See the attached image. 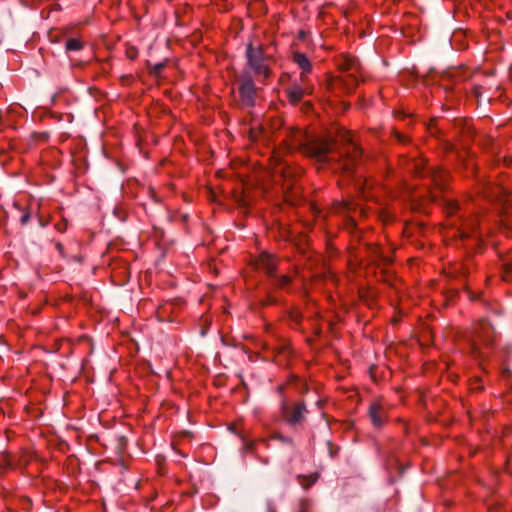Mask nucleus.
Returning a JSON list of instances; mask_svg holds the SVG:
<instances>
[{
	"label": "nucleus",
	"mask_w": 512,
	"mask_h": 512,
	"mask_svg": "<svg viewBox=\"0 0 512 512\" xmlns=\"http://www.w3.org/2000/svg\"><path fill=\"white\" fill-rule=\"evenodd\" d=\"M247 65L254 75L262 80H267L271 76V69L267 63L268 57L265 55L263 45L254 46L249 43L246 48Z\"/></svg>",
	"instance_id": "nucleus-1"
},
{
	"label": "nucleus",
	"mask_w": 512,
	"mask_h": 512,
	"mask_svg": "<svg viewBox=\"0 0 512 512\" xmlns=\"http://www.w3.org/2000/svg\"><path fill=\"white\" fill-rule=\"evenodd\" d=\"M342 142L345 144L344 156L339 162V167L344 173L350 174L354 170L356 163L362 155V150L353 141V135L350 131H341L339 135Z\"/></svg>",
	"instance_id": "nucleus-2"
},
{
	"label": "nucleus",
	"mask_w": 512,
	"mask_h": 512,
	"mask_svg": "<svg viewBox=\"0 0 512 512\" xmlns=\"http://www.w3.org/2000/svg\"><path fill=\"white\" fill-rule=\"evenodd\" d=\"M334 145L335 143L329 139H318L310 141L302 149L307 156L315 158L320 163H325Z\"/></svg>",
	"instance_id": "nucleus-3"
},
{
	"label": "nucleus",
	"mask_w": 512,
	"mask_h": 512,
	"mask_svg": "<svg viewBox=\"0 0 512 512\" xmlns=\"http://www.w3.org/2000/svg\"><path fill=\"white\" fill-rule=\"evenodd\" d=\"M281 412L284 421L291 426H295L303 422L307 413V409L304 402H297L294 405H288L285 401H283Z\"/></svg>",
	"instance_id": "nucleus-4"
},
{
	"label": "nucleus",
	"mask_w": 512,
	"mask_h": 512,
	"mask_svg": "<svg viewBox=\"0 0 512 512\" xmlns=\"http://www.w3.org/2000/svg\"><path fill=\"white\" fill-rule=\"evenodd\" d=\"M389 407L382 399H375L369 407V417L375 427H382L388 416Z\"/></svg>",
	"instance_id": "nucleus-5"
},
{
	"label": "nucleus",
	"mask_w": 512,
	"mask_h": 512,
	"mask_svg": "<svg viewBox=\"0 0 512 512\" xmlns=\"http://www.w3.org/2000/svg\"><path fill=\"white\" fill-rule=\"evenodd\" d=\"M271 160L275 163L274 165V173L276 175H280L282 177H284L285 179H288L289 181L300 175L301 171L299 168L297 167H291L288 163L286 162H281V159H280V152H277V151H274L273 152V155L271 157Z\"/></svg>",
	"instance_id": "nucleus-6"
},
{
	"label": "nucleus",
	"mask_w": 512,
	"mask_h": 512,
	"mask_svg": "<svg viewBox=\"0 0 512 512\" xmlns=\"http://www.w3.org/2000/svg\"><path fill=\"white\" fill-rule=\"evenodd\" d=\"M303 86L294 84L285 90L286 96L289 102L293 105H297L305 95H310L313 91V87L306 83H302Z\"/></svg>",
	"instance_id": "nucleus-7"
},
{
	"label": "nucleus",
	"mask_w": 512,
	"mask_h": 512,
	"mask_svg": "<svg viewBox=\"0 0 512 512\" xmlns=\"http://www.w3.org/2000/svg\"><path fill=\"white\" fill-rule=\"evenodd\" d=\"M239 93L243 103H245L248 106H252L254 104L256 88L253 80L250 77H244L241 80L239 86Z\"/></svg>",
	"instance_id": "nucleus-8"
},
{
	"label": "nucleus",
	"mask_w": 512,
	"mask_h": 512,
	"mask_svg": "<svg viewBox=\"0 0 512 512\" xmlns=\"http://www.w3.org/2000/svg\"><path fill=\"white\" fill-rule=\"evenodd\" d=\"M255 266L264 270L269 276H272L276 270V258L267 252H262L255 260Z\"/></svg>",
	"instance_id": "nucleus-9"
},
{
	"label": "nucleus",
	"mask_w": 512,
	"mask_h": 512,
	"mask_svg": "<svg viewBox=\"0 0 512 512\" xmlns=\"http://www.w3.org/2000/svg\"><path fill=\"white\" fill-rule=\"evenodd\" d=\"M293 62L302 70L300 75L301 83H306L308 80L307 75L312 70V64L304 53L295 52L293 54Z\"/></svg>",
	"instance_id": "nucleus-10"
},
{
	"label": "nucleus",
	"mask_w": 512,
	"mask_h": 512,
	"mask_svg": "<svg viewBox=\"0 0 512 512\" xmlns=\"http://www.w3.org/2000/svg\"><path fill=\"white\" fill-rule=\"evenodd\" d=\"M337 65L342 71H356L358 70V61L355 57L343 54L339 57Z\"/></svg>",
	"instance_id": "nucleus-11"
},
{
	"label": "nucleus",
	"mask_w": 512,
	"mask_h": 512,
	"mask_svg": "<svg viewBox=\"0 0 512 512\" xmlns=\"http://www.w3.org/2000/svg\"><path fill=\"white\" fill-rule=\"evenodd\" d=\"M288 140L285 142V146L287 150H292L298 145L301 144L303 139V134L299 129H294L289 131L287 134Z\"/></svg>",
	"instance_id": "nucleus-12"
},
{
	"label": "nucleus",
	"mask_w": 512,
	"mask_h": 512,
	"mask_svg": "<svg viewBox=\"0 0 512 512\" xmlns=\"http://www.w3.org/2000/svg\"><path fill=\"white\" fill-rule=\"evenodd\" d=\"M448 172L444 169H435L431 172V178L434 184L443 189L448 181Z\"/></svg>",
	"instance_id": "nucleus-13"
},
{
	"label": "nucleus",
	"mask_w": 512,
	"mask_h": 512,
	"mask_svg": "<svg viewBox=\"0 0 512 512\" xmlns=\"http://www.w3.org/2000/svg\"><path fill=\"white\" fill-rule=\"evenodd\" d=\"M425 165L424 159H413L408 163L407 169L417 176H422L425 171Z\"/></svg>",
	"instance_id": "nucleus-14"
},
{
	"label": "nucleus",
	"mask_w": 512,
	"mask_h": 512,
	"mask_svg": "<svg viewBox=\"0 0 512 512\" xmlns=\"http://www.w3.org/2000/svg\"><path fill=\"white\" fill-rule=\"evenodd\" d=\"M84 47L83 42L79 38H70L66 41L65 48L67 51H79Z\"/></svg>",
	"instance_id": "nucleus-15"
},
{
	"label": "nucleus",
	"mask_w": 512,
	"mask_h": 512,
	"mask_svg": "<svg viewBox=\"0 0 512 512\" xmlns=\"http://www.w3.org/2000/svg\"><path fill=\"white\" fill-rule=\"evenodd\" d=\"M265 131L264 129L262 128V126H258V127H252L250 130H249V139L251 141H257L260 139V137L262 135H264Z\"/></svg>",
	"instance_id": "nucleus-16"
},
{
	"label": "nucleus",
	"mask_w": 512,
	"mask_h": 512,
	"mask_svg": "<svg viewBox=\"0 0 512 512\" xmlns=\"http://www.w3.org/2000/svg\"><path fill=\"white\" fill-rule=\"evenodd\" d=\"M337 81H341L349 85L351 84V87H349V91H351L353 87L356 86L358 83L356 76H354L352 73L346 75L345 77L337 79Z\"/></svg>",
	"instance_id": "nucleus-17"
},
{
	"label": "nucleus",
	"mask_w": 512,
	"mask_h": 512,
	"mask_svg": "<svg viewBox=\"0 0 512 512\" xmlns=\"http://www.w3.org/2000/svg\"><path fill=\"white\" fill-rule=\"evenodd\" d=\"M292 279L290 276L288 275H283L279 278H277L274 282V284L278 287V288H286L290 283H291Z\"/></svg>",
	"instance_id": "nucleus-18"
},
{
	"label": "nucleus",
	"mask_w": 512,
	"mask_h": 512,
	"mask_svg": "<svg viewBox=\"0 0 512 512\" xmlns=\"http://www.w3.org/2000/svg\"><path fill=\"white\" fill-rule=\"evenodd\" d=\"M271 439H274V440H278L284 444H288V445H293L294 442H293V439L291 437H287V436H284L282 435L281 433L279 432H275L271 435Z\"/></svg>",
	"instance_id": "nucleus-19"
},
{
	"label": "nucleus",
	"mask_w": 512,
	"mask_h": 512,
	"mask_svg": "<svg viewBox=\"0 0 512 512\" xmlns=\"http://www.w3.org/2000/svg\"><path fill=\"white\" fill-rule=\"evenodd\" d=\"M458 208H459V205H458L457 201L448 200L446 202V211L449 215H453L454 213H456Z\"/></svg>",
	"instance_id": "nucleus-20"
},
{
	"label": "nucleus",
	"mask_w": 512,
	"mask_h": 512,
	"mask_svg": "<svg viewBox=\"0 0 512 512\" xmlns=\"http://www.w3.org/2000/svg\"><path fill=\"white\" fill-rule=\"evenodd\" d=\"M502 278L504 281H512V263L504 265Z\"/></svg>",
	"instance_id": "nucleus-21"
},
{
	"label": "nucleus",
	"mask_w": 512,
	"mask_h": 512,
	"mask_svg": "<svg viewBox=\"0 0 512 512\" xmlns=\"http://www.w3.org/2000/svg\"><path fill=\"white\" fill-rule=\"evenodd\" d=\"M289 318L291 319L292 322L295 323V325H298L301 322L302 316L300 311L292 310L289 312Z\"/></svg>",
	"instance_id": "nucleus-22"
},
{
	"label": "nucleus",
	"mask_w": 512,
	"mask_h": 512,
	"mask_svg": "<svg viewBox=\"0 0 512 512\" xmlns=\"http://www.w3.org/2000/svg\"><path fill=\"white\" fill-rule=\"evenodd\" d=\"M298 512H310V502L307 499H301L299 501V511Z\"/></svg>",
	"instance_id": "nucleus-23"
},
{
	"label": "nucleus",
	"mask_w": 512,
	"mask_h": 512,
	"mask_svg": "<svg viewBox=\"0 0 512 512\" xmlns=\"http://www.w3.org/2000/svg\"><path fill=\"white\" fill-rule=\"evenodd\" d=\"M55 229L60 233L65 232L67 229V221L65 219H62L61 221L55 224Z\"/></svg>",
	"instance_id": "nucleus-24"
},
{
	"label": "nucleus",
	"mask_w": 512,
	"mask_h": 512,
	"mask_svg": "<svg viewBox=\"0 0 512 512\" xmlns=\"http://www.w3.org/2000/svg\"><path fill=\"white\" fill-rule=\"evenodd\" d=\"M29 219H30V213L26 211L21 216L20 222H21V224H26L29 221Z\"/></svg>",
	"instance_id": "nucleus-25"
},
{
	"label": "nucleus",
	"mask_w": 512,
	"mask_h": 512,
	"mask_svg": "<svg viewBox=\"0 0 512 512\" xmlns=\"http://www.w3.org/2000/svg\"><path fill=\"white\" fill-rule=\"evenodd\" d=\"M256 442L255 441H251V442H248L245 444V450L246 451H253L254 450V446H255Z\"/></svg>",
	"instance_id": "nucleus-26"
},
{
	"label": "nucleus",
	"mask_w": 512,
	"mask_h": 512,
	"mask_svg": "<svg viewBox=\"0 0 512 512\" xmlns=\"http://www.w3.org/2000/svg\"><path fill=\"white\" fill-rule=\"evenodd\" d=\"M136 54L137 52L132 49V50H127V56L130 58V59H134L136 57Z\"/></svg>",
	"instance_id": "nucleus-27"
},
{
	"label": "nucleus",
	"mask_w": 512,
	"mask_h": 512,
	"mask_svg": "<svg viewBox=\"0 0 512 512\" xmlns=\"http://www.w3.org/2000/svg\"><path fill=\"white\" fill-rule=\"evenodd\" d=\"M471 235L466 232L465 230H463L461 233H460V237L461 239H466V238H469Z\"/></svg>",
	"instance_id": "nucleus-28"
},
{
	"label": "nucleus",
	"mask_w": 512,
	"mask_h": 512,
	"mask_svg": "<svg viewBox=\"0 0 512 512\" xmlns=\"http://www.w3.org/2000/svg\"><path fill=\"white\" fill-rule=\"evenodd\" d=\"M56 248L60 252V254H63L64 247H63V245L61 243H57L56 244Z\"/></svg>",
	"instance_id": "nucleus-29"
},
{
	"label": "nucleus",
	"mask_w": 512,
	"mask_h": 512,
	"mask_svg": "<svg viewBox=\"0 0 512 512\" xmlns=\"http://www.w3.org/2000/svg\"><path fill=\"white\" fill-rule=\"evenodd\" d=\"M482 329H483V330H484V332H485V333H487V334L490 332V328L488 327V325H487V324H483V325H482Z\"/></svg>",
	"instance_id": "nucleus-30"
},
{
	"label": "nucleus",
	"mask_w": 512,
	"mask_h": 512,
	"mask_svg": "<svg viewBox=\"0 0 512 512\" xmlns=\"http://www.w3.org/2000/svg\"><path fill=\"white\" fill-rule=\"evenodd\" d=\"M344 206H345V209H347V210H351L352 209L350 202H344Z\"/></svg>",
	"instance_id": "nucleus-31"
},
{
	"label": "nucleus",
	"mask_w": 512,
	"mask_h": 512,
	"mask_svg": "<svg viewBox=\"0 0 512 512\" xmlns=\"http://www.w3.org/2000/svg\"><path fill=\"white\" fill-rule=\"evenodd\" d=\"M396 136H397V138H398V140H399L400 142H404V141H405V137H404V136H402V135H400V134H396Z\"/></svg>",
	"instance_id": "nucleus-32"
},
{
	"label": "nucleus",
	"mask_w": 512,
	"mask_h": 512,
	"mask_svg": "<svg viewBox=\"0 0 512 512\" xmlns=\"http://www.w3.org/2000/svg\"><path fill=\"white\" fill-rule=\"evenodd\" d=\"M476 339H477V341H479V342H481V341H482V340H481L480 335H477V336H476Z\"/></svg>",
	"instance_id": "nucleus-33"
},
{
	"label": "nucleus",
	"mask_w": 512,
	"mask_h": 512,
	"mask_svg": "<svg viewBox=\"0 0 512 512\" xmlns=\"http://www.w3.org/2000/svg\"><path fill=\"white\" fill-rule=\"evenodd\" d=\"M279 125H281L282 121L280 119L276 120Z\"/></svg>",
	"instance_id": "nucleus-34"
},
{
	"label": "nucleus",
	"mask_w": 512,
	"mask_h": 512,
	"mask_svg": "<svg viewBox=\"0 0 512 512\" xmlns=\"http://www.w3.org/2000/svg\"><path fill=\"white\" fill-rule=\"evenodd\" d=\"M508 461L512 462V455L509 456Z\"/></svg>",
	"instance_id": "nucleus-35"
},
{
	"label": "nucleus",
	"mask_w": 512,
	"mask_h": 512,
	"mask_svg": "<svg viewBox=\"0 0 512 512\" xmlns=\"http://www.w3.org/2000/svg\"><path fill=\"white\" fill-rule=\"evenodd\" d=\"M261 442H264L268 445L267 440H265V439H262Z\"/></svg>",
	"instance_id": "nucleus-36"
},
{
	"label": "nucleus",
	"mask_w": 512,
	"mask_h": 512,
	"mask_svg": "<svg viewBox=\"0 0 512 512\" xmlns=\"http://www.w3.org/2000/svg\"><path fill=\"white\" fill-rule=\"evenodd\" d=\"M268 512H276V511H275V510H270V511H268Z\"/></svg>",
	"instance_id": "nucleus-37"
}]
</instances>
